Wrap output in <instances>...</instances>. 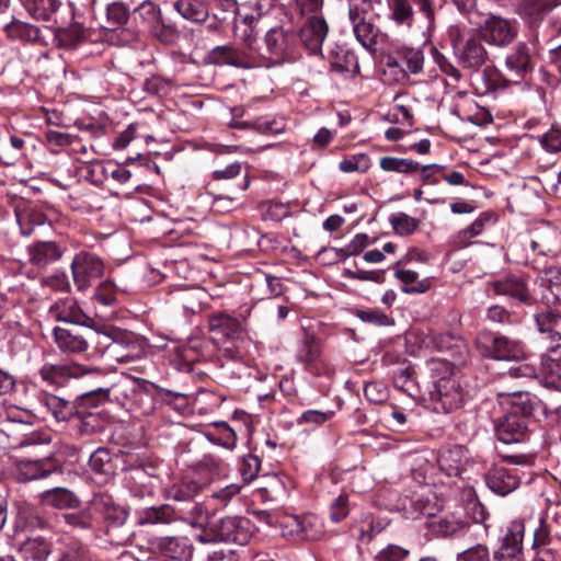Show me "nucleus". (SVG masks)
Returning <instances> with one entry per match:
<instances>
[{
	"instance_id": "obj_12",
	"label": "nucleus",
	"mask_w": 561,
	"mask_h": 561,
	"mask_svg": "<svg viewBox=\"0 0 561 561\" xmlns=\"http://www.w3.org/2000/svg\"><path fill=\"white\" fill-rule=\"evenodd\" d=\"M41 378L49 385L60 386L70 378H80L88 375H101L102 369L92 366L70 364H46L39 369Z\"/></svg>"
},
{
	"instance_id": "obj_37",
	"label": "nucleus",
	"mask_w": 561,
	"mask_h": 561,
	"mask_svg": "<svg viewBox=\"0 0 561 561\" xmlns=\"http://www.w3.org/2000/svg\"><path fill=\"white\" fill-rule=\"evenodd\" d=\"M389 8V18L397 25L411 27L414 20V11L410 0H387Z\"/></svg>"
},
{
	"instance_id": "obj_16",
	"label": "nucleus",
	"mask_w": 561,
	"mask_h": 561,
	"mask_svg": "<svg viewBox=\"0 0 561 561\" xmlns=\"http://www.w3.org/2000/svg\"><path fill=\"white\" fill-rule=\"evenodd\" d=\"M524 537V523L515 520L503 538L501 548L494 553V561H519Z\"/></svg>"
},
{
	"instance_id": "obj_47",
	"label": "nucleus",
	"mask_w": 561,
	"mask_h": 561,
	"mask_svg": "<svg viewBox=\"0 0 561 561\" xmlns=\"http://www.w3.org/2000/svg\"><path fill=\"white\" fill-rule=\"evenodd\" d=\"M129 15L130 9L123 1H114L106 8V22L111 28L126 24Z\"/></svg>"
},
{
	"instance_id": "obj_40",
	"label": "nucleus",
	"mask_w": 561,
	"mask_h": 561,
	"mask_svg": "<svg viewBox=\"0 0 561 561\" xmlns=\"http://www.w3.org/2000/svg\"><path fill=\"white\" fill-rule=\"evenodd\" d=\"M43 500L46 504L60 510L75 507L79 504L78 497L71 491L64 488L46 491L43 494Z\"/></svg>"
},
{
	"instance_id": "obj_31",
	"label": "nucleus",
	"mask_w": 561,
	"mask_h": 561,
	"mask_svg": "<svg viewBox=\"0 0 561 561\" xmlns=\"http://www.w3.org/2000/svg\"><path fill=\"white\" fill-rule=\"evenodd\" d=\"M151 385L146 380H134L130 387H127L125 396L135 402L145 413L153 409Z\"/></svg>"
},
{
	"instance_id": "obj_9",
	"label": "nucleus",
	"mask_w": 561,
	"mask_h": 561,
	"mask_svg": "<svg viewBox=\"0 0 561 561\" xmlns=\"http://www.w3.org/2000/svg\"><path fill=\"white\" fill-rule=\"evenodd\" d=\"M293 41L294 35L283 27H273L264 37L265 51L255 57L263 62L262 67L279 65L288 56Z\"/></svg>"
},
{
	"instance_id": "obj_6",
	"label": "nucleus",
	"mask_w": 561,
	"mask_h": 561,
	"mask_svg": "<svg viewBox=\"0 0 561 561\" xmlns=\"http://www.w3.org/2000/svg\"><path fill=\"white\" fill-rule=\"evenodd\" d=\"M61 468V461L49 454L41 458L18 459L13 466V474L19 482H30L60 472Z\"/></svg>"
},
{
	"instance_id": "obj_1",
	"label": "nucleus",
	"mask_w": 561,
	"mask_h": 561,
	"mask_svg": "<svg viewBox=\"0 0 561 561\" xmlns=\"http://www.w3.org/2000/svg\"><path fill=\"white\" fill-rule=\"evenodd\" d=\"M500 404L510 411L495 423L497 438L505 443H518L527 437V417L537 410H545L541 402L533 400L528 392L513 389L511 391H497Z\"/></svg>"
},
{
	"instance_id": "obj_44",
	"label": "nucleus",
	"mask_w": 561,
	"mask_h": 561,
	"mask_svg": "<svg viewBox=\"0 0 561 561\" xmlns=\"http://www.w3.org/2000/svg\"><path fill=\"white\" fill-rule=\"evenodd\" d=\"M204 297L205 293L202 289L191 288L180 290L174 298L185 312L197 313Z\"/></svg>"
},
{
	"instance_id": "obj_55",
	"label": "nucleus",
	"mask_w": 561,
	"mask_h": 561,
	"mask_svg": "<svg viewBox=\"0 0 561 561\" xmlns=\"http://www.w3.org/2000/svg\"><path fill=\"white\" fill-rule=\"evenodd\" d=\"M390 224L393 230L401 236L411 234L417 227V221L404 213L392 215Z\"/></svg>"
},
{
	"instance_id": "obj_26",
	"label": "nucleus",
	"mask_w": 561,
	"mask_h": 561,
	"mask_svg": "<svg viewBox=\"0 0 561 561\" xmlns=\"http://www.w3.org/2000/svg\"><path fill=\"white\" fill-rule=\"evenodd\" d=\"M51 553V545L43 537L27 538L20 547L23 561H46Z\"/></svg>"
},
{
	"instance_id": "obj_13",
	"label": "nucleus",
	"mask_w": 561,
	"mask_h": 561,
	"mask_svg": "<svg viewBox=\"0 0 561 561\" xmlns=\"http://www.w3.org/2000/svg\"><path fill=\"white\" fill-rule=\"evenodd\" d=\"M245 318L242 320L226 312H216L209 316L208 327L210 332L219 339L231 342L242 341L247 335Z\"/></svg>"
},
{
	"instance_id": "obj_61",
	"label": "nucleus",
	"mask_w": 561,
	"mask_h": 561,
	"mask_svg": "<svg viewBox=\"0 0 561 561\" xmlns=\"http://www.w3.org/2000/svg\"><path fill=\"white\" fill-rule=\"evenodd\" d=\"M457 561H490L489 548L482 543L472 546L459 552Z\"/></svg>"
},
{
	"instance_id": "obj_50",
	"label": "nucleus",
	"mask_w": 561,
	"mask_h": 561,
	"mask_svg": "<svg viewBox=\"0 0 561 561\" xmlns=\"http://www.w3.org/2000/svg\"><path fill=\"white\" fill-rule=\"evenodd\" d=\"M467 524L462 520L442 517L432 522L433 531L443 537L454 536L465 529Z\"/></svg>"
},
{
	"instance_id": "obj_48",
	"label": "nucleus",
	"mask_w": 561,
	"mask_h": 561,
	"mask_svg": "<svg viewBox=\"0 0 561 561\" xmlns=\"http://www.w3.org/2000/svg\"><path fill=\"white\" fill-rule=\"evenodd\" d=\"M89 467L95 473L108 476L113 472L112 455L106 448H98L89 459Z\"/></svg>"
},
{
	"instance_id": "obj_22",
	"label": "nucleus",
	"mask_w": 561,
	"mask_h": 561,
	"mask_svg": "<svg viewBox=\"0 0 561 561\" xmlns=\"http://www.w3.org/2000/svg\"><path fill=\"white\" fill-rule=\"evenodd\" d=\"M62 254V249L54 241H38L27 247L28 263L36 268L60 260Z\"/></svg>"
},
{
	"instance_id": "obj_64",
	"label": "nucleus",
	"mask_w": 561,
	"mask_h": 561,
	"mask_svg": "<svg viewBox=\"0 0 561 561\" xmlns=\"http://www.w3.org/2000/svg\"><path fill=\"white\" fill-rule=\"evenodd\" d=\"M541 146L549 152L561 151V127H552L540 139Z\"/></svg>"
},
{
	"instance_id": "obj_34",
	"label": "nucleus",
	"mask_w": 561,
	"mask_h": 561,
	"mask_svg": "<svg viewBox=\"0 0 561 561\" xmlns=\"http://www.w3.org/2000/svg\"><path fill=\"white\" fill-rule=\"evenodd\" d=\"M62 518L67 525L81 530L92 529L99 523L96 512L92 508V499L83 510L66 513L62 515Z\"/></svg>"
},
{
	"instance_id": "obj_32",
	"label": "nucleus",
	"mask_w": 561,
	"mask_h": 561,
	"mask_svg": "<svg viewBox=\"0 0 561 561\" xmlns=\"http://www.w3.org/2000/svg\"><path fill=\"white\" fill-rule=\"evenodd\" d=\"M511 82H514V79L505 78L495 67H486L480 75V85L478 89L481 94H486L504 90Z\"/></svg>"
},
{
	"instance_id": "obj_56",
	"label": "nucleus",
	"mask_w": 561,
	"mask_h": 561,
	"mask_svg": "<svg viewBox=\"0 0 561 561\" xmlns=\"http://www.w3.org/2000/svg\"><path fill=\"white\" fill-rule=\"evenodd\" d=\"M374 3L380 4V0H353L348 8V19H373L371 11Z\"/></svg>"
},
{
	"instance_id": "obj_63",
	"label": "nucleus",
	"mask_w": 561,
	"mask_h": 561,
	"mask_svg": "<svg viewBox=\"0 0 561 561\" xmlns=\"http://www.w3.org/2000/svg\"><path fill=\"white\" fill-rule=\"evenodd\" d=\"M94 298L102 305H113L116 301L115 285L111 280L102 282L95 289Z\"/></svg>"
},
{
	"instance_id": "obj_51",
	"label": "nucleus",
	"mask_w": 561,
	"mask_h": 561,
	"mask_svg": "<svg viewBox=\"0 0 561 561\" xmlns=\"http://www.w3.org/2000/svg\"><path fill=\"white\" fill-rule=\"evenodd\" d=\"M543 370L557 378H561V344L551 347L542 357Z\"/></svg>"
},
{
	"instance_id": "obj_33",
	"label": "nucleus",
	"mask_w": 561,
	"mask_h": 561,
	"mask_svg": "<svg viewBox=\"0 0 561 561\" xmlns=\"http://www.w3.org/2000/svg\"><path fill=\"white\" fill-rule=\"evenodd\" d=\"M31 16L39 21H50L60 8L58 0H21Z\"/></svg>"
},
{
	"instance_id": "obj_43",
	"label": "nucleus",
	"mask_w": 561,
	"mask_h": 561,
	"mask_svg": "<svg viewBox=\"0 0 561 561\" xmlns=\"http://www.w3.org/2000/svg\"><path fill=\"white\" fill-rule=\"evenodd\" d=\"M320 355L319 340L314 335L307 334L299 345L297 359L305 365H311L320 358Z\"/></svg>"
},
{
	"instance_id": "obj_15",
	"label": "nucleus",
	"mask_w": 561,
	"mask_h": 561,
	"mask_svg": "<svg viewBox=\"0 0 561 561\" xmlns=\"http://www.w3.org/2000/svg\"><path fill=\"white\" fill-rule=\"evenodd\" d=\"M152 550L163 558L183 561L193 553V547L186 537L164 536L150 541Z\"/></svg>"
},
{
	"instance_id": "obj_7",
	"label": "nucleus",
	"mask_w": 561,
	"mask_h": 561,
	"mask_svg": "<svg viewBox=\"0 0 561 561\" xmlns=\"http://www.w3.org/2000/svg\"><path fill=\"white\" fill-rule=\"evenodd\" d=\"M538 49L539 35L536 30H533L527 41L518 43L515 49L507 55L505 65L514 73V82H518L533 71L535 66L534 58Z\"/></svg>"
},
{
	"instance_id": "obj_29",
	"label": "nucleus",
	"mask_w": 561,
	"mask_h": 561,
	"mask_svg": "<svg viewBox=\"0 0 561 561\" xmlns=\"http://www.w3.org/2000/svg\"><path fill=\"white\" fill-rule=\"evenodd\" d=\"M55 342L64 353L81 354L88 350V341L61 328L54 330Z\"/></svg>"
},
{
	"instance_id": "obj_36",
	"label": "nucleus",
	"mask_w": 561,
	"mask_h": 561,
	"mask_svg": "<svg viewBox=\"0 0 561 561\" xmlns=\"http://www.w3.org/2000/svg\"><path fill=\"white\" fill-rule=\"evenodd\" d=\"M176 507L164 504L145 508L139 515L140 525L169 524L175 520Z\"/></svg>"
},
{
	"instance_id": "obj_38",
	"label": "nucleus",
	"mask_w": 561,
	"mask_h": 561,
	"mask_svg": "<svg viewBox=\"0 0 561 561\" xmlns=\"http://www.w3.org/2000/svg\"><path fill=\"white\" fill-rule=\"evenodd\" d=\"M202 490V484L185 477L180 482L168 489V496L178 502H186L196 496Z\"/></svg>"
},
{
	"instance_id": "obj_27",
	"label": "nucleus",
	"mask_w": 561,
	"mask_h": 561,
	"mask_svg": "<svg viewBox=\"0 0 561 561\" xmlns=\"http://www.w3.org/2000/svg\"><path fill=\"white\" fill-rule=\"evenodd\" d=\"M394 387L409 397L416 399L421 396L420 387L414 380V369L410 364L402 363L392 373Z\"/></svg>"
},
{
	"instance_id": "obj_18",
	"label": "nucleus",
	"mask_w": 561,
	"mask_h": 561,
	"mask_svg": "<svg viewBox=\"0 0 561 561\" xmlns=\"http://www.w3.org/2000/svg\"><path fill=\"white\" fill-rule=\"evenodd\" d=\"M438 466L449 477H460L470 465L468 450L463 446H454L442 451L437 459Z\"/></svg>"
},
{
	"instance_id": "obj_14",
	"label": "nucleus",
	"mask_w": 561,
	"mask_h": 561,
	"mask_svg": "<svg viewBox=\"0 0 561 561\" xmlns=\"http://www.w3.org/2000/svg\"><path fill=\"white\" fill-rule=\"evenodd\" d=\"M247 524V520L237 516H225L211 520L209 527L218 540L245 545L251 537Z\"/></svg>"
},
{
	"instance_id": "obj_17",
	"label": "nucleus",
	"mask_w": 561,
	"mask_h": 561,
	"mask_svg": "<svg viewBox=\"0 0 561 561\" xmlns=\"http://www.w3.org/2000/svg\"><path fill=\"white\" fill-rule=\"evenodd\" d=\"M328 30V24L322 16L312 15L300 30V41L311 54H318L321 51Z\"/></svg>"
},
{
	"instance_id": "obj_2",
	"label": "nucleus",
	"mask_w": 561,
	"mask_h": 561,
	"mask_svg": "<svg viewBox=\"0 0 561 561\" xmlns=\"http://www.w3.org/2000/svg\"><path fill=\"white\" fill-rule=\"evenodd\" d=\"M92 508L96 512L98 522L103 520L110 543L125 546L129 542L131 536L127 526L129 513L124 505L118 504L107 493H98L92 497Z\"/></svg>"
},
{
	"instance_id": "obj_11",
	"label": "nucleus",
	"mask_w": 561,
	"mask_h": 561,
	"mask_svg": "<svg viewBox=\"0 0 561 561\" xmlns=\"http://www.w3.org/2000/svg\"><path fill=\"white\" fill-rule=\"evenodd\" d=\"M207 60L216 66H232L242 69L263 66V62L255 55L230 45L216 46L207 54Z\"/></svg>"
},
{
	"instance_id": "obj_46",
	"label": "nucleus",
	"mask_w": 561,
	"mask_h": 561,
	"mask_svg": "<svg viewBox=\"0 0 561 561\" xmlns=\"http://www.w3.org/2000/svg\"><path fill=\"white\" fill-rule=\"evenodd\" d=\"M134 19L149 31L161 20V12L153 2L146 0L134 10Z\"/></svg>"
},
{
	"instance_id": "obj_58",
	"label": "nucleus",
	"mask_w": 561,
	"mask_h": 561,
	"mask_svg": "<svg viewBox=\"0 0 561 561\" xmlns=\"http://www.w3.org/2000/svg\"><path fill=\"white\" fill-rule=\"evenodd\" d=\"M275 125H276V123L274 121L265 119V118H256L255 121H252V122H237L233 124V127L239 128V129H244V128L251 127L262 134L279 133L282 130V128H278Z\"/></svg>"
},
{
	"instance_id": "obj_60",
	"label": "nucleus",
	"mask_w": 561,
	"mask_h": 561,
	"mask_svg": "<svg viewBox=\"0 0 561 561\" xmlns=\"http://www.w3.org/2000/svg\"><path fill=\"white\" fill-rule=\"evenodd\" d=\"M173 83L170 79H164L160 76L148 78L144 83L146 92L153 95H163L171 91Z\"/></svg>"
},
{
	"instance_id": "obj_19",
	"label": "nucleus",
	"mask_w": 561,
	"mask_h": 561,
	"mask_svg": "<svg viewBox=\"0 0 561 561\" xmlns=\"http://www.w3.org/2000/svg\"><path fill=\"white\" fill-rule=\"evenodd\" d=\"M51 318L73 324L85 325L91 318L80 308L78 301L72 297H66L57 300L49 307Z\"/></svg>"
},
{
	"instance_id": "obj_42",
	"label": "nucleus",
	"mask_w": 561,
	"mask_h": 561,
	"mask_svg": "<svg viewBox=\"0 0 561 561\" xmlns=\"http://www.w3.org/2000/svg\"><path fill=\"white\" fill-rule=\"evenodd\" d=\"M538 279L540 286L551 294L553 301L561 302V268L549 266L540 273Z\"/></svg>"
},
{
	"instance_id": "obj_24",
	"label": "nucleus",
	"mask_w": 561,
	"mask_h": 561,
	"mask_svg": "<svg viewBox=\"0 0 561 561\" xmlns=\"http://www.w3.org/2000/svg\"><path fill=\"white\" fill-rule=\"evenodd\" d=\"M353 25V32L356 39L366 49H374L378 38L382 35L379 27L375 24L374 19H356L350 20Z\"/></svg>"
},
{
	"instance_id": "obj_5",
	"label": "nucleus",
	"mask_w": 561,
	"mask_h": 561,
	"mask_svg": "<svg viewBox=\"0 0 561 561\" xmlns=\"http://www.w3.org/2000/svg\"><path fill=\"white\" fill-rule=\"evenodd\" d=\"M477 347L483 356L497 360H517L524 356L519 342L489 332L478 335Z\"/></svg>"
},
{
	"instance_id": "obj_3",
	"label": "nucleus",
	"mask_w": 561,
	"mask_h": 561,
	"mask_svg": "<svg viewBox=\"0 0 561 561\" xmlns=\"http://www.w3.org/2000/svg\"><path fill=\"white\" fill-rule=\"evenodd\" d=\"M448 371V375L439 377L434 382V390L431 392V399L436 411L450 413L462 407L465 401L463 390L457 377L449 371L446 364L442 365Z\"/></svg>"
},
{
	"instance_id": "obj_35",
	"label": "nucleus",
	"mask_w": 561,
	"mask_h": 561,
	"mask_svg": "<svg viewBox=\"0 0 561 561\" xmlns=\"http://www.w3.org/2000/svg\"><path fill=\"white\" fill-rule=\"evenodd\" d=\"M175 519H181L194 528H205L211 522L204 506L195 502L191 503L186 508H176Z\"/></svg>"
},
{
	"instance_id": "obj_53",
	"label": "nucleus",
	"mask_w": 561,
	"mask_h": 561,
	"mask_svg": "<svg viewBox=\"0 0 561 561\" xmlns=\"http://www.w3.org/2000/svg\"><path fill=\"white\" fill-rule=\"evenodd\" d=\"M410 550L396 543H389L378 551L375 561H404L410 557Z\"/></svg>"
},
{
	"instance_id": "obj_52",
	"label": "nucleus",
	"mask_w": 561,
	"mask_h": 561,
	"mask_svg": "<svg viewBox=\"0 0 561 561\" xmlns=\"http://www.w3.org/2000/svg\"><path fill=\"white\" fill-rule=\"evenodd\" d=\"M339 167L345 173L366 172L370 168V159L366 153H357L342 160Z\"/></svg>"
},
{
	"instance_id": "obj_8",
	"label": "nucleus",
	"mask_w": 561,
	"mask_h": 561,
	"mask_svg": "<svg viewBox=\"0 0 561 561\" xmlns=\"http://www.w3.org/2000/svg\"><path fill=\"white\" fill-rule=\"evenodd\" d=\"M480 34L488 44L506 47L512 44L518 34L516 20H508L499 15H489L480 26Z\"/></svg>"
},
{
	"instance_id": "obj_10",
	"label": "nucleus",
	"mask_w": 561,
	"mask_h": 561,
	"mask_svg": "<svg viewBox=\"0 0 561 561\" xmlns=\"http://www.w3.org/2000/svg\"><path fill=\"white\" fill-rule=\"evenodd\" d=\"M457 36L451 33L454 49L459 62L468 69H479L488 60V51L481 41L470 36L461 39L460 33L456 30Z\"/></svg>"
},
{
	"instance_id": "obj_57",
	"label": "nucleus",
	"mask_w": 561,
	"mask_h": 561,
	"mask_svg": "<svg viewBox=\"0 0 561 561\" xmlns=\"http://www.w3.org/2000/svg\"><path fill=\"white\" fill-rule=\"evenodd\" d=\"M208 195L211 196L210 208L215 213L227 214L238 208L236 197L224 194H214L210 192H208Z\"/></svg>"
},
{
	"instance_id": "obj_23",
	"label": "nucleus",
	"mask_w": 561,
	"mask_h": 561,
	"mask_svg": "<svg viewBox=\"0 0 561 561\" xmlns=\"http://www.w3.org/2000/svg\"><path fill=\"white\" fill-rule=\"evenodd\" d=\"M485 481L492 492L502 496L513 492L519 485V478L502 466L490 468L485 476Z\"/></svg>"
},
{
	"instance_id": "obj_54",
	"label": "nucleus",
	"mask_w": 561,
	"mask_h": 561,
	"mask_svg": "<svg viewBox=\"0 0 561 561\" xmlns=\"http://www.w3.org/2000/svg\"><path fill=\"white\" fill-rule=\"evenodd\" d=\"M385 526L386 525L383 523L373 516L366 517V519L362 522L358 540L367 543L370 542L383 530Z\"/></svg>"
},
{
	"instance_id": "obj_49",
	"label": "nucleus",
	"mask_w": 561,
	"mask_h": 561,
	"mask_svg": "<svg viewBox=\"0 0 561 561\" xmlns=\"http://www.w3.org/2000/svg\"><path fill=\"white\" fill-rule=\"evenodd\" d=\"M261 469V460L253 454L242 457L239 463V473L244 484L252 482L259 474Z\"/></svg>"
},
{
	"instance_id": "obj_59",
	"label": "nucleus",
	"mask_w": 561,
	"mask_h": 561,
	"mask_svg": "<svg viewBox=\"0 0 561 561\" xmlns=\"http://www.w3.org/2000/svg\"><path fill=\"white\" fill-rule=\"evenodd\" d=\"M218 433V445L232 450L237 445L236 432L226 422L214 423Z\"/></svg>"
},
{
	"instance_id": "obj_21",
	"label": "nucleus",
	"mask_w": 561,
	"mask_h": 561,
	"mask_svg": "<svg viewBox=\"0 0 561 561\" xmlns=\"http://www.w3.org/2000/svg\"><path fill=\"white\" fill-rule=\"evenodd\" d=\"M490 289L496 295L507 296L520 302L530 301V293L526 282L516 275H507L501 279L489 283Z\"/></svg>"
},
{
	"instance_id": "obj_30",
	"label": "nucleus",
	"mask_w": 561,
	"mask_h": 561,
	"mask_svg": "<svg viewBox=\"0 0 561 561\" xmlns=\"http://www.w3.org/2000/svg\"><path fill=\"white\" fill-rule=\"evenodd\" d=\"M400 262L394 265V276L402 283V291L407 294H423L430 289L427 279H419L416 272L400 268Z\"/></svg>"
},
{
	"instance_id": "obj_39",
	"label": "nucleus",
	"mask_w": 561,
	"mask_h": 561,
	"mask_svg": "<svg viewBox=\"0 0 561 561\" xmlns=\"http://www.w3.org/2000/svg\"><path fill=\"white\" fill-rule=\"evenodd\" d=\"M8 36L13 39L35 43L41 38L39 27L19 20L12 21L5 28Z\"/></svg>"
},
{
	"instance_id": "obj_28",
	"label": "nucleus",
	"mask_w": 561,
	"mask_h": 561,
	"mask_svg": "<svg viewBox=\"0 0 561 561\" xmlns=\"http://www.w3.org/2000/svg\"><path fill=\"white\" fill-rule=\"evenodd\" d=\"M174 9L187 21L203 23L208 18V0H176Z\"/></svg>"
},
{
	"instance_id": "obj_45",
	"label": "nucleus",
	"mask_w": 561,
	"mask_h": 561,
	"mask_svg": "<svg viewBox=\"0 0 561 561\" xmlns=\"http://www.w3.org/2000/svg\"><path fill=\"white\" fill-rule=\"evenodd\" d=\"M379 165L386 172H397L403 174L414 173L420 169L419 162L414 160L390 156L380 158Z\"/></svg>"
},
{
	"instance_id": "obj_25",
	"label": "nucleus",
	"mask_w": 561,
	"mask_h": 561,
	"mask_svg": "<svg viewBox=\"0 0 561 561\" xmlns=\"http://www.w3.org/2000/svg\"><path fill=\"white\" fill-rule=\"evenodd\" d=\"M538 331L550 340H561V313L556 310H541L535 314Z\"/></svg>"
},
{
	"instance_id": "obj_4",
	"label": "nucleus",
	"mask_w": 561,
	"mask_h": 561,
	"mask_svg": "<svg viewBox=\"0 0 561 561\" xmlns=\"http://www.w3.org/2000/svg\"><path fill=\"white\" fill-rule=\"evenodd\" d=\"M73 283L78 290L90 288L104 274V262L95 253L78 252L70 264Z\"/></svg>"
},
{
	"instance_id": "obj_62",
	"label": "nucleus",
	"mask_w": 561,
	"mask_h": 561,
	"mask_svg": "<svg viewBox=\"0 0 561 561\" xmlns=\"http://www.w3.org/2000/svg\"><path fill=\"white\" fill-rule=\"evenodd\" d=\"M350 513L347 494H340L330 505V518L334 523L344 519Z\"/></svg>"
},
{
	"instance_id": "obj_20",
	"label": "nucleus",
	"mask_w": 561,
	"mask_h": 561,
	"mask_svg": "<svg viewBox=\"0 0 561 561\" xmlns=\"http://www.w3.org/2000/svg\"><path fill=\"white\" fill-rule=\"evenodd\" d=\"M559 244V233L550 225L545 224L530 232L529 248L534 254H553Z\"/></svg>"
},
{
	"instance_id": "obj_41",
	"label": "nucleus",
	"mask_w": 561,
	"mask_h": 561,
	"mask_svg": "<svg viewBox=\"0 0 561 561\" xmlns=\"http://www.w3.org/2000/svg\"><path fill=\"white\" fill-rule=\"evenodd\" d=\"M68 402L64 399L53 396L44 394L39 398L38 412L43 414H51L56 420H65L67 416Z\"/></svg>"
}]
</instances>
